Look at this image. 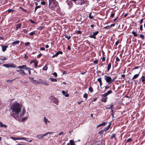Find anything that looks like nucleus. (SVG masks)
Masks as SVG:
<instances>
[{"instance_id": "1", "label": "nucleus", "mask_w": 145, "mask_h": 145, "mask_svg": "<svg viewBox=\"0 0 145 145\" xmlns=\"http://www.w3.org/2000/svg\"><path fill=\"white\" fill-rule=\"evenodd\" d=\"M12 112L11 116L16 120L20 121L21 120L22 122L25 121L28 117L27 112H26V110L25 107L23 106L22 103L15 102L13 103L10 108Z\"/></svg>"}, {"instance_id": "2", "label": "nucleus", "mask_w": 145, "mask_h": 145, "mask_svg": "<svg viewBox=\"0 0 145 145\" xmlns=\"http://www.w3.org/2000/svg\"><path fill=\"white\" fill-rule=\"evenodd\" d=\"M49 6L52 10H55L58 8V3L55 0H49Z\"/></svg>"}, {"instance_id": "3", "label": "nucleus", "mask_w": 145, "mask_h": 145, "mask_svg": "<svg viewBox=\"0 0 145 145\" xmlns=\"http://www.w3.org/2000/svg\"><path fill=\"white\" fill-rule=\"evenodd\" d=\"M116 78V77H115L112 79L111 77L107 75H105L104 76V79L106 82L108 83V84H110L112 83V82L114 81Z\"/></svg>"}, {"instance_id": "4", "label": "nucleus", "mask_w": 145, "mask_h": 145, "mask_svg": "<svg viewBox=\"0 0 145 145\" xmlns=\"http://www.w3.org/2000/svg\"><path fill=\"white\" fill-rule=\"evenodd\" d=\"M53 133L52 132H48L44 135H38L37 136V137L38 139H42L43 138H44V136H46L47 135L52 134Z\"/></svg>"}, {"instance_id": "5", "label": "nucleus", "mask_w": 145, "mask_h": 145, "mask_svg": "<svg viewBox=\"0 0 145 145\" xmlns=\"http://www.w3.org/2000/svg\"><path fill=\"white\" fill-rule=\"evenodd\" d=\"M3 66L6 68L12 67L15 68L16 67V66L12 63L4 64Z\"/></svg>"}, {"instance_id": "6", "label": "nucleus", "mask_w": 145, "mask_h": 145, "mask_svg": "<svg viewBox=\"0 0 145 145\" xmlns=\"http://www.w3.org/2000/svg\"><path fill=\"white\" fill-rule=\"evenodd\" d=\"M66 2L67 3V4L69 6V8H70L72 7L73 5V4L71 0H67L66 1Z\"/></svg>"}, {"instance_id": "7", "label": "nucleus", "mask_w": 145, "mask_h": 145, "mask_svg": "<svg viewBox=\"0 0 145 145\" xmlns=\"http://www.w3.org/2000/svg\"><path fill=\"white\" fill-rule=\"evenodd\" d=\"M51 99L53 100V102L55 104L57 105H58L59 100L58 99L55 98L54 97H52Z\"/></svg>"}, {"instance_id": "8", "label": "nucleus", "mask_w": 145, "mask_h": 145, "mask_svg": "<svg viewBox=\"0 0 145 145\" xmlns=\"http://www.w3.org/2000/svg\"><path fill=\"white\" fill-rule=\"evenodd\" d=\"M19 69H25L26 70H30L31 69L29 68H27L26 67V65H23L22 66H18V68Z\"/></svg>"}, {"instance_id": "9", "label": "nucleus", "mask_w": 145, "mask_h": 145, "mask_svg": "<svg viewBox=\"0 0 145 145\" xmlns=\"http://www.w3.org/2000/svg\"><path fill=\"white\" fill-rule=\"evenodd\" d=\"M29 78L31 82L32 83L35 84H36L37 81L36 80H34L33 77H29Z\"/></svg>"}, {"instance_id": "10", "label": "nucleus", "mask_w": 145, "mask_h": 145, "mask_svg": "<svg viewBox=\"0 0 145 145\" xmlns=\"http://www.w3.org/2000/svg\"><path fill=\"white\" fill-rule=\"evenodd\" d=\"M63 52L61 51H59L57 52L56 54H55L52 57H57V56L59 55V54H62Z\"/></svg>"}, {"instance_id": "11", "label": "nucleus", "mask_w": 145, "mask_h": 145, "mask_svg": "<svg viewBox=\"0 0 145 145\" xmlns=\"http://www.w3.org/2000/svg\"><path fill=\"white\" fill-rule=\"evenodd\" d=\"M111 123L109 124L108 126L106 127L105 128L102 130L103 132H106L110 128Z\"/></svg>"}, {"instance_id": "12", "label": "nucleus", "mask_w": 145, "mask_h": 145, "mask_svg": "<svg viewBox=\"0 0 145 145\" xmlns=\"http://www.w3.org/2000/svg\"><path fill=\"white\" fill-rule=\"evenodd\" d=\"M2 48V50L3 52H5L7 48L8 47V46H5L3 45H1Z\"/></svg>"}, {"instance_id": "13", "label": "nucleus", "mask_w": 145, "mask_h": 145, "mask_svg": "<svg viewBox=\"0 0 145 145\" xmlns=\"http://www.w3.org/2000/svg\"><path fill=\"white\" fill-rule=\"evenodd\" d=\"M16 71L18 72H19V73L21 74H23V75H25L26 74L25 72L23 70H17Z\"/></svg>"}, {"instance_id": "14", "label": "nucleus", "mask_w": 145, "mask_h": 145, "mask_svg": "<svg viewBox=\"0 0 145 145\" xmlns=\"http://www.w3.org/2000/svg\"><path fill=\"white\" fill-rule=\"evenodd\" d=\"M62 93L66 97H68L69 96V95L67 94V91H62Z\"/></svg>"}, {"instance_id": "15", "label": "nucleus", "mask_w": 145, "mask_h": 145, "mask_svg": "<svg viewBox=\"0 0 145 145\" xmlns=\"http://www.w3.org/2000/svg\"><path fill=\"white\" fill-rule=\"evenodd\" d=\"M141 79V81L144 84L145 83V76H142L140 78Z\"/></svg>"}, {"instance_id": "16", "label": "nucleus", "mask_w": 145, "mask_h": 145, "mask_svg": "<svg viewBox=\"0 0 145 145\" xmlns=\"http://www.w3.org/2000/svg\"><path fill=\"white\" fill-rule=\"evenodd\" d=\"M43 121L45 122V124L46 125L48 124L47 123L49 122L50 123V121H49L48 119L46 118L45 117H44L43 118Z\"/></svg>"}, {"instance_id": "17", "label": "nucleus", "mask_w": 145, "mask_h": 145, "mask_svg": "<svg viewBox=\"0 0 145 145\" xmlns=\"http://www.w3.org/2000/svg\"><path fill=\"white\" fill-rule=\"evenodd\" d=\"M106 122H103L101 124H99L97 126V127H100L101 126H104L106 125V124L107 123Z\"/></svg>"}, {"instance_id": "18", "label": "nucleus", "mask_w": 145, "mask_h": 145, "mask_svg": "<svg viewBox=\"0 0 145 145\" xmlns=\"http://www.w3.org/2000/svg\"><path fill=\"white\" fill-rule=\"evenodd\" d=\"M11 138L14 140H22V137L15 138L12 137H11Z\"/></svg>"}, {"instance_id": "19", "label": "nucleus", "mask_w": 145, "mask_h": 145, "mask_svg": "<svg viewBox=\"0 0 145 145\" xmlns=\"http://www.w3.org/2000/svg\"><path fill=\"white\" fill-rule=\"evenodd\" d=\"M0 126L1 127L6 128L7 127V125L5 124H3V123L0 121Z\"/></svg>"}, {"instance_id": "20", "label": "nucleus", "mask_w": 145, "mask_h": 145, "mask_svg": "<svg viewBox=\"0 0 145 145\" xmlns=\"http://www.w3.org/2000/svg\"><path fill=\"white\" fill-rule=\"evenodd\" d=\"M22 24H17L16 26V29L17 30L19 29L20 28Z\"/></svg>"}, {"instance_id": "21", "label": "nucleus", "mask_w": 145, "mask_h": 145, "mask_svg": "<svg viewBox=\"0 0 145 145\" xmlns=\"http://www.w3.org/2000/svg\"><path fill=\"white\" fill-rule=\"evenodd\" d=\"M107 97H102L101 101L105 103L107 101Z\"/></svg>"}, {"instance_id": "22", "label": "nucleus", "mask_w": 145, "mask_h": 145, "mask_svg": "<svg viewBox=\"0 0 145 145\" xmlns=\"http://www.w3.org/2000/svg\"><path fill=\"white\" fill-rule=\"evenodd\" d=\"M139 73L138 74H137L133 76V78H132V80H133L134 79H135L137 78L139 76Z\"/></svg>"}, {"instance_id": "23", "label": "nucleus", "mask_w": 145, "mask_h": 145, "mask_svg": "<svg viewBox=\"0 0 145 145\" xmlns=\"http://www.w3.org/2000/svg\"><path fill=\"white\" fill-rule=\"evenodd\" d=\"M20 42V41L17 40L12 42V44H13L14 46L18 44Z\"/></svg>"}, {"instance_id": "24", "label": "nucleus", "mask_w": 145, "mask_h": 145, "mask_svg": "<svg viewBox=\"0 0 145 145\" xmlns=\"http://www.w3.org/2000/svg\"><path fill=\"white\" fill-rule=\"evenodd\" d=\"M111 67V64L110 63L108 65L107 71L108 72L109 70L110 69Z\"/></svg>"}, {"instance_id": "25", "label": "nucleus", "mask_w": 145, "mask_h": 145, "mask_svg": "<svg viewBox=\"0 0 145 145\" xmlns=\"http://www.w3.org/2000/svg\"><path fill=\"white\" fill-rule=\"evenodd\" d=\"M49 79L52 82H56L57 81V80L56 79L50 78Z\"/></svg>"}, {"instance_id": "26", "label": "nucleus", "mask_w": 145, "mask_h": 145, "mask_svg": "<svg viewBox=\"0 0 145 145\" xmlns=\"http://www.w3.org/2000/svg\"><path fill=\"white\" fill-rule=\"evenodd\" d=\"M92 13L91 12H90L89 15V18L91 19H93L94 18V16L93 15H91Z\"/></svg>"}, {"instance_id": "27", "label": "nucleus", "mask_w": 145, "mask_h": 145, "mask_svg": "<svg viewBox=\"0 0 145 145\" xmlns=\"http://www.w3.org/2000/svg\"><path fill=\"white\" fill-rule=\"evenodd\" d=\"M43 81L41 79H39L38 81H37L36 84H42L43 83Z\"/></svg>"}, {"instance_id": "28", "label": "nucleus", "mask_w": 145, "mask_h": 145, "mask_svg": "<svg viewBox=\"0 0 145 145\" xmlns=\"http://www.w3.org/2000/svg\"><path fill=\"white\" fill-rule=\"evenodd\" d=\"M89 37L90 38H93L94 39H96V37L95 36L93 35V34H91L89 36Z\"/></svg>"}, {"instance_id": "29", "label": "nucleus", "mask_w": 145, "mask_h": 145, "mask_svg": "<svg viewBox=\"0 0 145 145\" xmlns=\"http://www.w3.org/2000/svg\"><path fill=\"white\" fill-rule=\"evenodd\" d=\"M97 81L99 82L100 85L101 86L102 84V81L101 78H99L97 79Z\"/></svg>"}, {"instance_id": "30", "label": "nucleus", "mask_w": 145, "mask_h": 145, "mask_svg": "<svg viewBox=\"0 0 145 145\" xmlns=\"http://www.w3.org/2000/svg\"><path fill=\"white\" fill-rule=\"evenodd\" d=\"M69 142L71 145H75V144L73 140H70Z\"/></svg>"}, {"instance_id": "31", "label": "nucleus", "mask_w": 145, "mask_h": 145, "mask_svg": "<svg viewBox=\"0 0 145 145\" xmlns=\"http://www.w3.org/2000/svg\"><path fill=\"white\" fill-rule=\"evenodd\" d=\"M15 11V10H14L9 9L7 10V12L8 13H10L12 12V13L13 12Z\"/></svg>"}, {"instance_id": "32", "label": "nucleus", "mask_w": 145, "mask_h": 145, "mask_svg": "<svg viewBox=\"0 0 145 145\" xmlns=\"http://www.w3.org/2000/svg\"><path fill=\"white\" fill-rule=\"evenodd\" d=\"M89 90L91 93H92L93 91V89L91 86H90L89 88Z\"/></svg>"}, {"instance_id": "33", "label": "nucleus", "mask_w": 145, "mask_h": 145, "mask_svg": "<svg viewBox=\"0 0 145 145\" xmlns=\"http://www.w3.org/2000/svg\"><path fill=\"white\" fill-rule=\"evenodd\" d=\"M107 94H106V93H105V94H102L101 95L102 97H104V98L107 97Z\"/></svg>"}, {"instance_id": "34", "label": "nucleus", "mask_w": 145, "mask_h": 145, "mask_svg": "<svg viewBox=\"0 0 145 145\" xmlns=\"http://www.w3.org/2000/svg\"><path fill=\"white\" fill-rule=\"evenodd\" d=\"M43 84H44L45 85L47 86H49V83L48 82L46 81L43 82Z\"/></svg>"}, {"instance_id": "35", "label": "nucleus", "mask_w": 145, "mask_h": 145, "mask_svg": "<svg viewBox=\"0 0 145 145\" xmlns=\"http://www.w3.org/2000/svg\"><path fill=\"white\" fill-rule=\"evenodd\" d=\"M112 93V90H110L108 91H107V92L106 93L107 95H108L109 94H111Z\"/></svg>"}, {"instance_id": "36", "label": "nucleus", "mask_w": 145, "mask_h": 145, "mask_svg": "<svg viewBox=\"0 0 145 145\" xmlns=\"http://www.w3.org/2000/svg\"><path fill=\"white\" fill-rule=\"evenodd\" d=\"M22 140H25V141H27V142L28 141V138H25V137H22Z\"/></svg>"}, {"instance_id": "37", "label": "nucleus", "mask_w": 145, "mask_h": 145, "mask_svg": "<svg viewBox=\"0 0 145 145\" xmlns=\"http://www.w3.org/2000/svg\"><path fill=\"white\" fill-rule=\"evenodd\" d=\"M99 33V32L98 31H95V32H93V35H94L95 36Z\"/></svg>"}, {"instance_id": "38", "label": "nucleus", "mask_w": 145, "mask_h": 145, "mask_svg": "<svg viewBox=\"0 0 145 145\" xmlns=\"http://www.w3.org/2000/svg\"><path fill=\"white\" fill-rule=\"evenodd\" d=\"M132 33L133 35V36L135 37H136L137 35L136 33L134 31L132 32Z\"/></svg>"}, {"instance_id": "39", "label": "nucleus", "mask_w": 145, "mask_h": 145, "mask_svg": "<svg viewBox=\"0 0 145 145\" xmlns=\"http://www.w3.org/2000/svg\"><path fill=\"white\" fill-rule=\"evenodd\" d=\"M35 31H32V32H31L29 33V35H30L31 36H32L33 35L35 34Z\"/></svg>"}, {"instance_id": "40", "label": "nucleus", "mask_w": 145, "mask_h": 145, "mask_svg": "<svg viewBox=\"0 0 145 145\" xmlns=\"http://www.w3.org/2000/svg\"><path fill=\"white\" fill-rule=\"evenodd\" d=\"M40 8V6H37L36 7H35V10H34V11L35 12L36 10L38 8Z\"/></svg>"}, {"instance_id": "41", "label": "nucleus", "mask_w": 145, "mask_h": 145, "mask_svg": "<svg viewBox=\"0 0 145 145\" xmlns=\"http://www.w3.org/2000/svg\"><path fill=\"white\" fill-rule=\"evenodd\" d=\"M34 62L35 64V67H36L37 66V61H32V62Z\"/></svg>"}, {"instance_id": "42", "label": "nucleus", "mask_w": 145, "mask_h": 145, "mask_svg": "<svg viewBox=\"0 0 145 145\" xmlns=\"http://www.w3.org/2000/svg\"><path fill=\"white\" fill-rule=\"evenodd\" d=\"M113 108V105L112 104L108 108H107V109H112Z\"/></svg>"}, {"instance_id": "43", "label": "nucleus", "mask_w": 145, "mask_h": 145, "mask_svg": "<svg viewBox=\"0 0 145 145\" xmlns=\"http://www.w3.org/2000/svg\"><path fill=\"white\" fill-rule=\"evenodd\" d=\"M4 62V61L3 60V59L1 58H0V64H2Z\"/></svg>"}, {"instance_id": "44", "label": "nucleus", "mask_w": 145, "mask_h": 145, "mask_svg": "<svg viewBox=\"0 0 145 145\" xmlns=\"http://www.w3.org/2000/svg\"><path fill=\"white\" fill-rule=\"evenodd\" d=\"M47 69V67L46 65L43 68V70L44 71H46Z\"/></svg>"}, {"instance_id": "45", "label": "nucleus", "mask_w": 145, "mask_h": 145, "mask_svg": "<svg viewBox=\"0 0 145 145\" xmlns=\"http://www.w3.org/2000/svg\"><path fill=\"white\" fill-rule=\"evenodd\" d=\"M132 139L131 138H129L127 139L126 141V142H128L132 141Z\"/></svg>"}, {"instance_id": "46", "label": "nucleus", "mask_w": 145, "mask_h": 145, "mask_svg": "<svg viewBox=\"0 0 145 145\" xmlns=\"http://www.w3.org/2000/svg\"><path fill=\"white\" fill-rule=\"evenodd\" d=\"M88 97V95L86 93H85L83 95V97L87 98Z\"/></svg>"}, {"instance_id": "47", "label": "nucleus", "mask_w": 145, "mask_h": 145, "mask_svg": "<svg viewBox=\"0 0 145 145\" xmlns=\"http://www.w3.org/2000/svg\"><path fill=\"white\" fill-rule=\"evenodd\" d=\"M45 4V2L44 1H42L41 2V4L42 5H44Z\"/></svg>"}, {"instance_id": "48", "label": "nucleus", "mask_w": 145, "mask_h": 145, "mask_svg": "<svg viewBox=\"0 0 145 145\" xmlns=\"http://www.w3.org/2000/svg\"><path fill=\"white\" fill-rule=\"evenodd\" d=\"M20 8L23 11H24V12H26L27 11V10L26 9L22 7H20Z\"/></svg>"}, {"instance_id": "49", "label": "nucleus", "mask_w": 145, "mask_h": 145, "mask_svg": "<svg viewBox=\"0 0 145 145\" xmlns=\"http://www.w3.org/2000/svg\"><path fill=\"white\" fill-rule=\"evenodd\" d=\"M53 74L55 76V77H56L57 76V73L56 72H55Z\"/></svg>"}, {"instance_id": "50", "label": "nucleus", "mask_w": 145, "mask_h": 145, "mask_svg": "<svg viewBox=\"0 0 145 145\" xmlns=\"http://www.w3.org/2000/svg\"><path fill=\"white\" fill-rule=\"evenodd\" d=\"M121 78H123L125 79V75L124 74H122L121 75Z\"/></svg>"}, {"instance_id": "51", "label": "nucleus", "mask_w": 145, "mask_h": 145, "mask_svg": "<svg viewBox=\"0 0 145 145\" xmlns=\"http://www.w3.org/2000/svg\"><path fill=\"white\" fill-rule=\"evenodd\" d=\"M116 61H119L120 60V59L118 57H116Z\"/></svg>"}, {"instance_id": "52", "label": "nucleus", "mask_w": 145, "mask_h": 145, "mask_svg": "<svg viewBox=\"0 0 145 145\" xmlns=\"http://www.w3.org/2000/svg\"><path fill=\"white\" fill-rule=\"evenodd\" d=\"M140 37L142 39H144V37L143 35L141 34L140 35Z\"/></svg>"}, {"instance_id": "53", "label": "nucleus", "mask_w": 145, "mask_h": 145, "mask_svg": "<svg viewBox=\"0 0 145 145\" xmlns=\"http://www.w3.org/2000/svg\"><path fill=\"white\" fill-rule=\"evenodd\" d=\"M115 15V13L114 12L112 13L111 15L110 16L112 17H113Z\"/></svg>"}, {"instance_id": "54", "label": "nucleus", "mask_w": 145, "mask_h": 145, "mask_svg": "<svg viewBox=\"0 0 145 145\" xmlns=\"http://www.w3.org/2000/svg\"><path fill=\"white\" fill-rule=\"evenodd\" d=\"M29 44H30V42H27L25 43V46H26L29 45Z\"/></svg>"}, {"instance_id": "55", "label": "nucleus", "mask_w": 145, "mask_h": 145, "mask_svg": "<svg viewBox=\"0 0 145 145\" xmlns=\"http://www.w3.org/2000/svg\"><path fill=\"white\" fill-rule=\"evenodd\" d=\"M42 54H39V55H38V56H37V57L38 58H40L41 57V56L42 55Z\"/></svg>"}, {"instance_id": "56", "label": "nucleus", "mask_w": 145, "mask_h": 145, "mask_svg": "<svg viewBox=\"0 0 145 145\" xmlns=\"http://www.w3.org/2000/svg\"><path fill=\"white\" fill-rule=\"evenodd\" d=\"M30 21L32 24H35V22L32 20H30Z\"/></svg>"}, {"instance_id": "57", "label": "nucleus", "mask_w": 145, "mask_h": 145, "mask_svg": "<svg viewBox=\"0 0 145 145\" xmlns=\"http://www.w3.org/2000/svg\"><path fill=\"white\" fill-rule=\"evenodd\" d=\"M40 50H44V51H45V49L44 48H43V47H41L40 48Z\"/></svg>"}, {"instance_id": "58", "label": "nucleus", "mask_w": 145, "mask_h": 145, "mask_svg": "<svg viewBox=\"0 0 145 145\" xmlns=\"http://www.w3.org/2000/svg\"><path fill=\"white\" fill-rule=\"evenodd\" d=\"M143 25H141L140 26V29L142 31V30Z\"/></svg>"}, {"instance_id": "59", "label": "nucleus", "mask_w": 145, "mask_h": 145, "mask_svg": "<svg viewBox=\"0 0 145 145\" xmlns=\"http://www.w3.org/2000/svg\"><path fill=\"white\" fill-rule=\"evenodd\" d=\"M71 1H73L74 3H75V4L78 5V4L76 2V1L77 0H71Z\"/></svg>"}, {"instance_id": "60", "label": "nucleus", "mask_w": 145, "mask_h": 145, "mask_svg": "<svg viewBox=\"0 0 145 145\" xmlns=\"http://www.w3.org/2000/svg\"><path fill=\"white\" fill-rule=\"evenodd\" d=\"M43 29V27L41 26H40L38 27V29L39 30H42Z\"/></svg>"}, {"instance_id": "61", "label": "nucleus", "mask_w": 145, "mask_h": 145, "mask_svg": "<svg viewBox=\"0 0 145 145\" xmlns=\"http://www.w3.org/2000/svg\"><path fill=\"white\" fill-rule=\"evenodd\" d=\"M115 24H111V25H110V27H114L115 26Z\"/></svg>"}, {"instance_id": "62", "label": "nucleus", "mask_w": 145, "mask_h": 145, "mask_svg": "<svg viewBox=\"0 0 145 145\" xmlns=\"http://www.w3.org/2000/svg\"><path fill=\"white\" fill-rule=\"evenodd\" d=\"M98 62V60H95L93 62L94 63H97Z\"/></svg>"}, {"instance_id": "63", "label": "nucleus", "mask_w": 145, "mask_h": 145, "mask_svg": "<svg viewBox=\"0 0 145 145\" xmlns=\"http://www.w3.org/2000/svg\"><path fill=\"white\" fill-rule=\"evenodd\" d=\"M66 38H67L68 40L69 39L71 38L70 36H66L65 37Z\"/></svg>"}, {"instance_id": "64", "label": "nucleus", "mask_w": 145, "mask_h": 145, "mask_svg": "<svg viewBox=\"0 0 145 145\" xmlns=\"http://www.w3.org/2000/svg\"><path fill=\"white\" fill-rule=\"evenodd\" d=\"M28 57V56H27V55H25V56H24V58H25V59H27Z\"/></svg>"}]
</instances>
